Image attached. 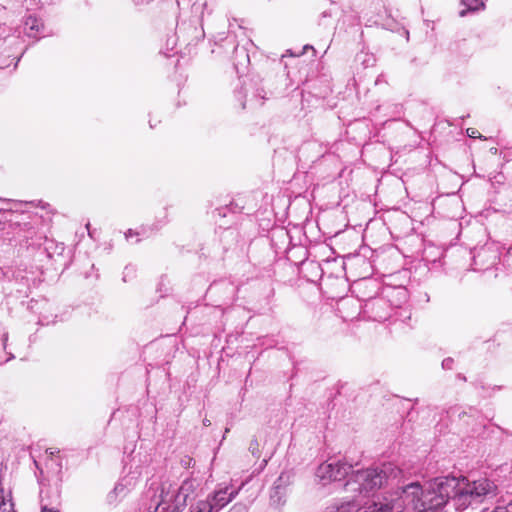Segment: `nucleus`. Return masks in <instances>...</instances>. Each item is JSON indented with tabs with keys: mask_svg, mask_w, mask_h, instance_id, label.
<instances>
[{
	"mask_svg": "<svg viewBox=\"0 0 512 512\" xmlns=\"http://www.w3.org/2000/svg\"><path fill=\"white\" fill-rule=\"evenodd\" d=\"M402 470L394 463H383L380 466L358 470L352 473L345 484L347 492H358L357 498L349 502L358 504L357 512H408L416 510V501L421 500L424 490L419 483H411L396 492L394 497L378 493L385 485H394L402 477Z\"/></svg>",
	"mask_w": 512,
	"mask_h": 512,
	"instance_id": "f257e3e1",
	"label": "nucleus"
},
{
	"mask_svg": "<svg viewBox=\"0 0 512 512\" xmlns=\"http://www.w3.org/2000/svg\"><path fill=\"white\" fill-rule=\"evenodd\" d=\"M424 491L426 498L433 496L435 506H444L450 500L455 509L464 510L495 497L498 486L486 477L472 481L465 477H437L427 484Z\"/></svg>",
	"mask_w": 512,
	"mask_h": 512,
	"instance_id": "f03ea898",
	"label": "nucleus"
},
{
	"mask_svg": "<svg viewBox=\"0 0 512 512\" xmlns=\"http://www.w3.org/2000/svg\"><path fill=\"white\" fill-rule=\"evenodd\" d=\"M198 487L199 482L196 479H186L180 487L171 483H163L159 495L154 500L153 512H181L188 498Z\"/></svg>",
	"mask_w": 512,
	"mask_h": 512,
	"instance_id": "7ed1b4c3",
	"label": "nucleus"
},
{
	"mask_svg": "<svg viewBox=\"0 0 512 512\" xmlns=\"http://www.w3.org/2000/svg\"><path fill=\"white\" fill-rule=\"evenodd\" d=\"M238 494V490L229 491V488L221 487L215 490L204 500H198L190 507V512H219L230 503Z\"/></svg>",
	"mask_w": 512,
	"mask_h": 512,
	"instance_id": "20e7f679",
	"label": "nucleus"
},
{
	"mask_svg": "<svg viewBox=\"0 0 512 512\" xmlns=\"http://www.w3.org/2000/svg\"><path fill=\"white\" fill-rule=\"evenodd\" d=\"M352 465L341 461L324 462L319 465L316 475L322 480L340 481L351 471Z\"/></svg>",
	"mask_w": 512,
	"mask_h": 512,
	"instance_id": "39448f33",
	"label": "nucleus"
},
{
	"mask_svg": "<svg viewBox=\"0 0 512 512\" xmlns=\"http://www.w3.org/2000/svg\"><path fill=\"white\" fill-rule=\"evenodd\" d=\"M499 259L498 251L495 248L494 244H486L483 247H480L476 250V253L473 256L474 261V270H485L489 266L496 263Z\"/></svg>",
	"mask_w": 512,
	"mask_h": 512,
	"instance_id": "423d86ee",
	"label": "nucleus"
},
{
	"mask_svg": "<svg viewBox=\"0 0 512 512\" xmlns=\"http://www.w3.org/2000/svg\"><path fill=\"white\" fill-rule=\"evenodd\" d=\"M137 483V477L135 475H127L123 477L114 487L113 491L108 495V501L110 503L115 502L118 498L126 496V494L132 490Z\"/></svg>",
	"mask_w": 512,
	"mask_h": 512,
	"instance_id": "0eeeda50",
	"label": "nucleus"
},
{
	"mask_svg": "<svg viewBox=\"0 0 512 512\" xmlns=\"http://www.w3.org/2000/svg\"><path fill=\"white\" fill-rule=\"evenodd\" d=\"M25 33L28 37L37 38L43 32L44 25L40 19L33 16H28L24 23Z\"/></svg>",
	"mask_w": 512,
	"mask_h": 512,
	"instance_id": "6e6552de",
	"label": "nucleus"
},
{
	"mask_svg": "<svg viewBox=\"0 0 512 512\" xmlns=\"http://www.w3.org/2000/svg\"><path fill=\"white\" fill-rule=\"evenodd\" d=\"M433 501V496L425 497V494L421 496V500L419 502L416 501L418 508L416 510H410L408 512H441V508L443 506H435Z\"/></svg>",
	"mask_w": 512,
	"mask_h": 512,
	"instance_id": "1a4fd4ad",
	"label": "nucleus"
},
{
	"mask_svg": "<svg viewBox=\"0 0 512 512\" xmlns=\"http://www.w3.org/2000/svg\"><path fill=\"white\" fill-rule=\"evenodd\" d=\"M1 501H0V512H15L14 503L12 501L11 491L5 492L3 488L0 489Z\"/></svg>",
	"mask_w": 512,
	"mask_h": 512,
	"instance_id": "9d476101",
	"label": "nucleus"
},
{
	"mask_svg": "<svg viewBox=\"0 0 512 512\" xmlns=\"http://www.w3.org/2000/svg\"><path fill=\"white\" fill-rule=\"evenodd\" d=\"M283 480V475H281L277 481L275 482L273 493L271 494V501L274 505H282L284 504L285 500L282 499L284 495V488L281 487V482Z\"/></svg>",
	"mask_w": 512,
	"mask_h": 512,
	"instance_id": "9b49d317",
	"label": "nucleus"
},
{
	"mask_svg": "<svg viewBox=\"0 0 512 512\" xmlns=\"http://www.w3.org/2000/svg\"><path fill=\"white\" fill-rule=\"evenodd\" d=\"M358 504L355 502H344L339 506L328 507L325 512H357Z\"/></svg>",
	"mask_w": 512,
	"mask_h": 512,
	"instance_id": "f8f14e48",
	"label": "nucleus"
},
{
	"mask_svg": "<svg viewBox=\"0 0 512 512\" xmlns=\"http://www.w3.org/2000/svg\"><path fill=\"white\" fill-rule=\"evenodd\" d=\"M461 3L466 6L469 11H477L484 7L483 0H462Z\"/></svg>",
	"mask_w": 512,
	"mask_h": 512,
	"instance_id": "ddd939ff",
	"label": "nucleus"
},
{
	"mask_svg": "<svg viewBox=\"0 0 512 512\" xmlns=\"http://www.w3.org/2000/svg\"><path fill=\"white\" fill-rule=\"evenodd\" d=\"M249 451L254 457H260L259 443L256 439L251 440L249 445Z\"/></svg>",
	"mask_w": 512,
	"mask_h": 512,
	"instance_id": "4468645a",
	"label": "nucleus"
},
{
	"mask_svg": "<svg viewBox=\"0 0 512 512\" xmlns=\"http://www.w3.org/2000/svg\"><path fill=\"white\" fill-rule=\"evenodd\" d=\"M492 512H512V500L507 505H498Z\"/></svg>",
	"mask_w": 512,
	"mask_h": 512,
	"instance_id": "2eb2a0df",
	"label": "nucleus"
},
{
	"mask_svg": "<svg viewBox=\"0 0 512 512\" xmlns=\"http://www.w3.org/2000/svg\"><path fill=\"white\" fill-rule=\"evenodd\" d=\"M229 512H247V507L244 504L236 503L232 506Z\"/></svg>",
	"mask_w": 512,
	"mask_h": 512,
	"instance_id": "dca6fc26",
	"label": "nucleus"
},
{
	"mask_svg": "<svg viewBox=\"0 0 512 512\" xmlns=\"http://www.w3.org/2000/svg\"><path fill=\"white\" fill-rule=\"evenodd\" d=\"M454 360L452 358H445L442 361V367L443 369L451 370L453 368Z\"/></svg>",
	"mask_w": 512,
	"mask_h": 512,
	"instance_id": "f3484780",
	"label": "nucleus"
},
{
	"mask_svg": "<svg viewBox=\"0 0 512 512\" xmlns=\"http://www.w3.org/2000/svg\"><path fill=\"white\" fill-rule=\"evenodd\" d=\"M7 339H8V334H7V332L3 331L1 333L0 348H3V349L5 348Z\"/></svg>",
	"mask_w": 512,
	"mask_h": 512,
	"instance_id": "a211bd4d",
	"label": "nucleus"
},
{
	"mask_svg": "<svg viewBox=\"0 0 512 512\" xmlns=\"http://www.w3.org/2000/svg\"><path fill=\"white\" fill-rule=\"evenodd\" d=\"M467 135L471 138H478L480 137L479 132L474 128H468L467 129Z\"/></svg>",
	"mask_w": 512,
	"mask_h": 512,
	"instance_id": "6ab92c4d",
	"label": "nucleus"
},
{
	"mask_svg": "<svg viewBox=\"0 0 512 512\" xmlns=\"http://www.w3.org/2000/svg\"><path fill=\"white\" fill-rule=\"evenodd\" d=\"M136 235H138V233H137V232L133 231L132 229H129V230L125 233V238H126L127 240H129L131 237L136 236Z\"/></svg>",
	"mask_w": 512,
	"mask_h": 512,
	"instance_id": "aec40b11",
	"label": "nucleus"
},
{
	"mask_svg": "<svg viewBox=\"0 0 512 512\" xmlns=\"http://www.w3.org/2000/svg\"><path fill=\"white\" fill-rule=\"evenodd\" d=\"M42 512H60V511L57 510V509H54V508H49L47 506H43L42 507Z\"/></svg>",
	"mask_w": 512,
	"mask_h": 512,
	"instance_id": "412c9836",
	"label": "nucleus"
},
{
	"mask_svg": "<svg viewBox=\"0 0 512 512\" xmlns=\"http://www.w3.org/2000/svg\"><path fill=\"white\" fill-rule=\"evenodd\" d=\"M512 257V246L507 250L505 254V258H511ZM509 261V259H507Z\"/></svg>",
	"mask_w": 512,
	"mask_h": 512,
	"instance_id": "4be33fe9",
	"label": "nucleus"
},
{
	"mask_svg": "<svg viewBox=\"0 0 512 512\" xmlns=\"http://www.w3.org/2000/svg\"><path fill=\"white\" fill-rule=\"evenodd\" d=\"M203 424H204L205 426H209V425H211V422H210L209 420L205 419V420L203 421Z\"/></svg>",
	"mask_w": 512,
	"mask_h": 512,
	"instance_id": "5701e85b",
	"label": "nucleus"
},
{
	"mask_svg": "<svg viewBox=\"0 0 512 512\" xmlns=\"http://www.w3.org/2000/svg\"><path fill=\"white\" fill-rule=\"evenodd\" d=\"M89 227H90V223H87V224H86V228L88 229L89 236H91V237H92V234H91V232L89 231Z\"/></svg>",
	"mask_w": 512,
	"mask_h": 512,
	"instance_id": "b1692460",
	"label": "nucleus"
},
{
	"mask_svg": "<svg viewBox=\"0 0 512 512\" xmlns=\"http://www.w3.org/2000/svg\"><path fill=\"white\" fill-rule=\"evenodd\" d=\"M506 491H507L508 493H512V488H510V487H506Z\"/></svg>",
	"mask_w": 512,
	"mask_h": 512,
	"instance_id": "393cba45",
	"label": "nucleus"
},
{
	"mask_svg": "<svg viewBox=\"0 0 512 512\" xmlns=\"http://www.w3.org/2000/svg\"><path fill=\"white\" fill-rule=\"evenodd\" d=\"M465 14H466V11H464V10L460 12V16H464Z\"/></svg>",
	"mask_w": 512,
	"mask_h": 512,
	"instance_id": "a878e982",
	"label": "nucleus"
},
{
	"mask_svg": "<svg viewBox=\"0 0 512 512\" xmlns=\"http://www.w3.org/2000/svg\"><path fill=\"white\" fill-rule=\"evenodd\" d=\"M510 467H511V472L510 473L512 474V462H511V466Z\"/></svg>",
	"mask_w": 512,
	"mask_h": 512,
	"instance_id": "bb28decb",
	"label": "nucleus"
}]
</instances>
